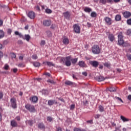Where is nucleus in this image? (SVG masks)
I'll return each instance as SVG.
<instances>
[{
  "label": "nucleus",
  "instance_id": "obj_7",
  "mask_svg": "<svg viewBox=\"0 0 131 131\" xmlns=\"http://www.w3.org/2000/svg\"><path fill=\"white\" fill-rule=\"evenodd\" d=\"M104 20L108 25H111L112 24V20L108 17H105Z\"/></svg>",
  "mask_w": 131,
  "mask_h": 131
},
{
  "label": "nucleus",
  "instance_id": "obj_62",
  "mask_svg": "<svg viewBox=\"0 0 131 131\" xmlns=\"http://www.w3.org/2000/svg\"><path fill=\"white\" fill-rule=\"evenodd\" d=\"M57 131H62V128L60 127H58L57 128Z\"/></svg>",
  "mask_w": 131,
  "mask_h": 131
},
{
  "label": "nucleus",
  "instance_id": "obj_38",
  "mask_svg": "<svg viewBox=\"0 0 131 131\" xmlns=\"http://www.w3.org/2000/svg\"><path fill=\"white\" fill-rule=\"evenodd\" d=\"M47 35L48 36H52V33H51V31H46Z\"/></svg>",
  "mask_w": 131,
  "mask_h": 131
},
{
  "label": "nucleus",
  "instance_id": "obj_32",
  "mask_svg": "<svg viewBox=\"0 0 131 131\" xmlns=\"http://www.w3.org/2000/svg\"><path fill=\"white\" fill-rule=\"evenodd\" d=\"M33 65L35 67H39L40 63L39 62H35L33 63Z\"/></svg>",
  "mask_w": 131,
  "mask_h": 131
},
{
  "label": "nucleus",
  "instance_id": "obj_33",
  "mask_svg": "<svg viewBox=\"0 0 131 131\" xmlns=\"http://www.w3.org/2000/svg\"><path fill=\"white\" fill-rule=\"evenodd\" d=\"M118 36V39H123V36H122V33H120Z\"/></svg>",
  "mask_w": 131,
  "mask_h": 131
},
{
  "label": "nucleus",
  "instance_id": "obj_37",
  "mask_svg": "<svg viewBox=\"0 0 131 131\" xmlns=\"http://www.w3.org/2000/svg\"><path fill=\"white\" fill-rule=\"evenodd\" d=\"M46 12L47 13V14H51V13H52V10L50 9H46Z\"/></svg>",
  "mask_w": 131,
  "mask_h": 131
},
{
  "label": "nucleus",
  "instance_id": "obj_22",
  "mask_svg": "<svg viewBox=\"0 0 131 131\" xmlns=\"http://www.w3.org/2000/svg\"><path fill=\"white\" fill-rule=\"evenodd\" d=\"M24 39H26L27 41H29L30 39V36L29 35H25V37Z\"/></svg>",
  "mask_w": 131,
  "mask_h": 131
},
{
  "label": "nucleus",
  "instance_id": "obj_9",
  "mask_svg": "<svg viewBox=\"0 0 131 131\" xmlns=\"http://www.w3.org/2000/svg\"><path fill=\"white\" fill-rule=\"evenodd\" d=\"M124 18H129V17H130L131 16V13L130 12L128 11H125L123 13V14Z\"/></svg>",
  "mask_w": 131,
  "mask_h": 131
},
{
  "label": "nucleus",
  "instance_id": "obj_26",
  "mask_svg": "<svg viewBox=\"0 0 131 131\" xmlns=\"http://www.w3.org/2000/svg\"><path fill=\"white\" fill-rule=\"evenodd\" d=\"M14 33L15 35H18L19 37H23V35H22V34H21L20 33H19V32L18 31H15Z\"/></svg>",
  "mask_w": 131,
  "mask_h": 131
},
{
  "label": "nucleus",
  "instance_id": "obj_42",
  "mask_svg": "<svg viewBox=\"0 0 131 131\" xmlns=\"http://www.w3.org/2000/svg\"><path fill=\"white\" fill-rule=\"evenodd\" d=\"M10 56L12 58H16V54H15V53H11L10 54Z\"/></svg>",
  "mask_w": 131,
  "mask_h": 131
},
{
  "label": "nucleus",
  "instance_id": "obj_27",
  "mask_svg": "<svg viewBox=\"0 0 131 131\" xmlns=\"http://www.w3.org/2000/svg\"><path fill=\"white\" fill-rule=\"evenodd\" d=\"M46 63L48 66H55V64L52 62L47 61Z\"/></svg>",
  "mask_w": 131,
  "mask_h": 131
},
{
  "label": "nucleus",
  "instance_id": "obj_46",
  "mask_svg": "<svg viewBox=\"0 0 131 131\" xmlns=\"http://www.w3.org/2000/svg\"><path fill=\"white\" fill-rule=\"evenodd\" d=\"M9 65H8V64H5V66H4V69H5V70H9Z\"/></svg>",
  "mask_w": 131,
  "mask_h": 131
},
{
  "label": "nucleus",
  "instance_id": "obj_23",
  "mask_svg": "<svg viewBox=\"0 0 131 131\" xmlns=\"http://www.w3.org/2000/svg\"><path fill=\"white\" fill-rule=\"evenodd\" d=\"M106 91H110V92H116V89L113 87H111L110 88H107Z\"/></svg>",
  "mask_w": 131,
  "mask_h": 131
},
{
  "label": "nucleus",
  "instance_id": "obj_25",
  "mask_svg": "<svg viewBox=\"0 0 131 131\" xmlns=\"http://www.w3.org/2000/svg\"><path fill=\"white\" fill-rule=\"evenodd\" d=\"M103 65L105 67H107V68H110V66H111V64L109 62H105Z\"/></svg>",
  "mask_w": 131,
  "mask_h": 131
},
{
  "label": "nucleus",
  "instance_id": "obj_60",
  "mask_svg": "<svg viewBox=\"0 0 131 131\" xmlns=\"http://www.w3.org/2000/svg\"><path fill=\"white\" fill-rule=\"evenodd\" d=\"M15 119H16V120H17V121H20V117L19 116H17Z\"/></svg>",
  "mask_w": 131,
  "mask_h": 131
},
{
  "label": "nucleus",
  "instance_id": "obj_6",
  "mask_svg": "<svg viewBox=\"0 0 131 131\" xmlns=\"http://www.w3.org/2000/svg\"><path fill=\"white\" fill-rule=\"evenodd\" d=\"M11 103L13 108H17V104L16 103V99L15 98H11Z\"/></svg>",
  "mask_w": 131,
  "mask_h": 131
},
{
  "label": "nucleus",
  "instance_id": "obj_8",
  "mask_svg": "<svg viewBox=\"0 0 131 131\" xmlns=\"http://www.w3.org/2000/svg\"><path fill=\"white\" fill-rule=\"evenodd\" d=\"M43 25L46 27L50 26L51 25V21L49 20H44L43 21Z\"/></svg>",
  "mask_w": 131,
  "mask_h": 131
},
{
  "label": "nucleus",
  "instance_id": "obj_61",
  "mask_svg": "<svg viewBox=\"0 0 131 131\" xmlns=\"http://www.w3.org/2000/svg\"><path fill=\"white\" fill-rule=\"evenodd\" d=\"M18 67H24V64H23V63H19L18 64Z\"/></svg>",
  "mask_w": 131,
  "mask_h": 131
},
{
  "label": "nucleus",
  "instance_id": "obj_45",
  "mask_svg": "<svg viewBox=\"0 0 131 131\" xmlns=\"http://www.w3.org/2000/svg\"><path fill=\"white\" fill-rule=\"evenodd\" d=\"M45 45H46V41H45V40H42L41 41L40 46H45Z\"/></svg>",
  "mask_w": 131,
  "mask_h": 131
},
{
  "label": "nucleus",
  "instance_id": "obj_35",
  "mask_svg": "<svg viewBox=\"0 0 131 131\" xmlns=\"http://www.w3.org/2000/svg\"><path fill=\"white\" fill-rule=\"evenodd\" d=\"M39 6L40 5H37L35 7V10L38 11V12H39V11H40V8L39 7Z\"/></svg>",
  "mask_w": 131,
  "mask_h": 131
},
{
  "label": "nucleus",
  "instance_id": "obj_36",
  "mask_svg": "<svg viewBox=\"0 0 131 131\" xmlns=\"http://www.w3.org/2000/svg\"><path fill=\"white\" fill-rule=\"evenodd\" d=\"M53 118L51 117H47V121H49V122H51V121H53Z\"/></svg>",
  "mask_w": 131,
  "mask_h": 131
},
{
  "label": "nucleus",
  "instance_id": "obj_50",
  "mask_svg": "<svg viewBox=\"0 0 131 131\" xmlns=\"http://www.w3.org/2000/svg\"><path fill=\"white\" fill-rule=\"evenodd\" d=\"M86 122L90 124H93V120H88Z\"/></svg>",
  "mask_w": 131,
  "mask_h": 131
},
{
  "label": "nucleus",
  "instance_id": "obj_21",
  "mask_svg": "<svg viewBox=\"0 0 131 131\" xmlns=\"http://www.w3.org/2000/svg\"><path fill=\"white\" fill-rule=\"evenodd\" d=\"M118 42L119 46H121L123 43H124V41H123V39H118Z\"/></svg>",
  "mask_w": 131,
  "mask_h": 131
},
{
  "label": "nucleus",
  "instance_id": "obj_31",
  "mask_svg": "<svg viewBox=\"0 0 131 131\" xmlns=\"http://www.w3.org/2000/svg\"><path fill=\"white\" fill-rule=\"evenodd\" d=\"M39 128H45V125L43 123H40L38 124Z\"/></svg>",
  "mask_w": 131,
  "mask_h": 131
},
{
  "label": "nucleus",
  "instance_id": "obj_54",
  "mask_svg": "<svg viewBox=\"0 0 131 131\" xmlns=\"http://www.w3.org/2000/svg\"><path fill=\"white\" fill-rule=\"evenodd\" d=\"M74 131H81V129L78 128H75L74 129Z\"/></svg>",
  "mask_w": 131,
  "mask_h": 131
},
{
  "label": "nucleus",
  "instance_id": "obj_52",
  "mask_svg": "<svg viewBox=\"0 0 131 131\" xmlns=\"http://www.w3.org/2000/svg\"><path fill=\"white\" fill-rule=\"evenodd\" d=\"M23 58H24V56L23 55H20L19 56V59L21 60V61L23 60Z\"/></svg>",
  "mask_w": 131,
  "mask_h": 131
},
{
  "label": "nucleus",
  "instance_id": "obj_5",
  "mask_svg": "<svg viewBox=\"0 0 131 131\" xmlns=\"http://www.w3.org/2000/svg\"><path fill=\"white\" fill-rule=\"evenodd\" d=\"M28 16L30 19H34L35 18V13L33 11H30L28 14Z\"/></svg>",
  "mask_w": 131,
  "mask_h": 131
},
{
  "label": "nucleus",
  "instance_id": "obj_4",
  "mask_svg": "<svg viewBox=\"0 0 131 131\" xmlns=\"http://www.w3.org/2000/svg\"><path fill=\"white\" fill-rule=\"evenodd\" d=\"M73 28L76 33H80V27L78 25H74Z\"/></svg>",
  "mask_w": 131,
  "mask_h": 131
},
{
  "label": "nucleus",
  "instance_id": "obj_48",
  "mask_svg": "<svg viewBox=\"0 0 131 131\" xmlns=\"http://www.w3.org/2000/svg\"><path fill=\"white\" fill-rule=\"evenodd\" d=\"M74 108H75V105L74 104H72L70 106V110H73V109H74Z\"/></svg>",
  "mask_w": 131,
  "mask_h": 131
},
{
  "label": "nucleus",
  "instance_id": "obj_24",
  "mask_svg": "<svg viewBox=\"0 0 131 131\" xmlns=\"http://www.w3.org/2000/svg\"><path fill=\"white\" fill-rule=\"evenodd\" d=\"M84 11L87 13H90V12H92V9L89 7H85L84 9Z\"/></svg>",
  "mask_w": 131,
  "mask_h": 131
},
{
  "label": "nucleus",
  "instance_id": "obj_11",
  "mask_svg": "<svg viewBox=\"0 0 131 131\" xmlns=\"http://www.w3.org/2000/svg\"><path fill=\"white\" fill-rule=\"evenodd\" d=\"M11 125L13 127H16V126H18V124L16 121L13 120L11 121Z\"/></svg>",
  "mask_w": 131,
  "mask_h": 131
},
{
  "label": "nucleus",
  "instance_id": "obj_30",
  "mask_svg": "<svg viewBox=\"0 0 131 131\" xmlns=\"http://www.w3.org/2000/svg\"><path fill=\"white\" fill-rule=\"evenodd\" d=\"M77 58L71 59V61L73 64H75L77 62Z\"/></svg>",
  "mask_w": 131,
  "mask_h": 131
},
{
  "label": "nucleus",
  "instance_id": "obj_63",
  "mask_svg": "<svg viewBox=\"0 0 131 131\" xmlns=\"http://www.w3.org/2000/svg\"><path fill=\"white\" fill-rule=\"evenodd\" d=\"M45 75H47V76H51V75L50 74V73H46L45 74Z\"/></svg>",
  "mask_w": 131,
  "mask_h": 131
},
{
  "label": "nucleus",
  "instance_id": "obj_40",
  "mask_svg": "<svg viewBox=\"0 0 131 131\" xmlns=\"http://www.w3.org/2000/svg\"><path fill=\"white\" fill-rule=\"evenodd\" d=\"M127 35H129V36H131V29H128L127 31Z\"/></svg>",
  "mask_w": 131,
  "mask_h": 131
},
{
  "label": "nucleus",
  "instance_id": "obj_55",
  "mask_svg": "<svg viewBox=\"0 0 131 131\" xmlns=\"http://www.w3.org/2000/svg\"><path fill=\"white\" fill-rule=\"evenodd\" d=\"M3 96H4V94H3V92H0V99H3Z\"/></svg>",
  "mask_w": 131,
  "mask_h": 131
},
{
  "label": "nucleus",
  "instance_id": "obj_51",
  "mask_svg": "<svg viewBox=\"0 0 131 131\" xmlns=\"http://www.w3.org/2000/svg\"><path fill=\"white\" fill-rule=\"evenodd\" d=\"M100 3H101V4H106V0H100Z\"/></svg>",
  "mask_w": 131,
  "mask_h": 131
},
{
  "label": "nucleus",
  "instance_id": "obj_58",
  "mask_svg": "<svg viewBox=\"0 0 131 131\" xmlns=\"http://www.w3.org/2000/svg\"><path fill=\"white\" fill-rule=\"evenodd\" d=\"M3 57H4V53L0 51V58H3Z\"/></svg>",
  "mask_w": 131,
  "mask_h": 131
},
{
  "label": "nucleus",
  "instance_id": "obj_10",
  "mask_svg": "<svg viewBox=\"0 0 131 131\" xmlns=\"http://www.w3.org/2000/svg\"><path fill=\"white\" fill-rule=\"evenodd\" d=\"M63 15L66 19H69L70 18V12L67 11L63 13Z\"/></svg>",
  "mask_w": 131,
  "mask_h": 131
},
{
  "label": "nucleus",
  "instance_id": "obj_56",
  "mask_svg": "<svg viewBox=\"0 0 131 131\" xmlns=\"http://www.w3.org/2000/svg\"><path fill=\"white\" fill-rule=\"evenodd\" d=\"M29 124H30V125H32V124H33V121L31 120L29 121Z\"/></svg>",
  "mask_w": 131,
  "mask_h": 131
},
{
  "label": "nucleus",
  "instance_id": "obj_18",
  "mask_svg": "<svg viewBox=\"0 0 131 131\" xmlns=\"http://www.w3.org/2000/svg\"><path fill=\"white\" fill-rule=\"evenodd\" d=\"M31 101L33 103H36L38 101V98L36 96H33L31 98Z\"/></svg>",
  "mask_w": 131,
  "mask_h": 131
},
{
  "label": "nucleus",
  "instance_id": "obj_57",
  "mask_svg": "<svg viewBox=\"0 0 131 131\" xmlns=\"http://www.w3.org/2000/svg\"><path fill=\"white\" fill-rule=\"evenodd\" d=\"M87 26L89 28L92 27V24L91 23H87Z\"/></svg>",
  "mask_w": 131,
  "mask_h": 131
},
{
  "label": "nucleus",
  "instance_id": "obj_3",
  "mask_svg": "<svg viewBox=\"0 0 131 131\" xmlns=\"http://www.w3.org/2000/svg\"><path fill=\"white\" fill-rule=\"evenodd\" d=\"M25 108L30 112H35V107L33 105L28 104L25 105Z\"/></svg>",
  "mask_w": 131,
  "mask_h": 131
},
{
  "label": "nucleus",
  "instance_id": "obj_34",
  "mask_svg": "<svg viewBox=\"0 0 131 131\" xmlns=\"http://www.w3.org/2000/svg\"><path fill=\"white\" fill-rule=\"evenodd\" d=\"M99 110L100 112H103L104 111V107L101 105H99Z\"/></svg>",
  "mask_w": 131,
  "mask_h": 131
},
{
  "label": "nucleus",
  "instance_id": "obj_17",
  "mask_svg": "<svg viewBox=\"0 0 131 131\" xmlns=\"http://www.w3.org/2000/svg\"><path fill=\"white\" fill-rule=\"evenodd\" d=\"M55 103V104H57V102L55 101V100H50L48 101V105L49 106H52L53 104H54Z\"/></svg>",
  "mask_w": 131,
  "mask_h": 131
},
{
  "label": "nucleus",
  "instance_id": "obj_13",
  "mask_svg": "<svg viewBox=\"0 0 131 131\" xmlns=\"http://www.w3.org/2000/svg\"><path fill=\"white\" fill-rule=\"evenodd\" d=\"M108 38L109 40H110V41H113V40H114V39H115V38L114 37V35H113V34H110L108 35Z\"/></svg>",
  "mask_w": 131,
  "mask_h": 131
},
{
  "label": "nucleus",
  "instance_id": "obj_1",
  "mask_svg": "<svg viewBox=\"0 0 131 131\" xmlns=\"http://www.w3.org/2000/svg\"><path fill=\"white\" fill-rule=\"evenodd\" d=\"M60 62L63 64L66 63V66H70L71 65V57L70 56H68L66 58L61 57Z\"/></svg>",
  "mask_w": 131,
  "mask_h": 131
},
{
  "label": "nucleus",
  "instance_id": "obj_29",
  "mask_svg": "<svg viewBox=\"0 0 131 131\" xmlns=\"http://www.w3.org/2000/svg\"><path fill=\"white\" fill-rule=\"evenodd\" d=\"M65 84H67V85H72L73 84V82L70 81H66L65 82Z\"/></svg>",
  "mask_w": 131,
  "mask_h": 131
},
{
  "label": "nucleus",
  "instance_id": "obj_28",
  "mask_svg": "<svg viewBox=\"0 0 131 131\" xmlns=\"http://www.w3.org/2000/svg\"><path fill=\"white\" fill-rule=\"evenodd\" d=\"M115 19L116 21H120V20H121V16L119 15H117L116 16Z\"/></svg>",
  "mask_w": 131,
  "mask_h": 131
},
{
  "label": "nucleus",
  "instance_id": "obj_41",
  "mask_svg": "<svg viewBox=\"0 0 131 131\" xmlns=\"http://www.w3.org/2000/svg\"><path fill=\"white\" fill-rule=\"evenodd\" d=\"M126 57L127 58V60H128L129 61H131V54L127 55Z\"/></svg>",
  "mask_w": 131,
  "mask_h": 131
},
{
  "label": "nucleus",
  "instance_id": "obj_14",
  "mask_svg": "<svg viewBox=\"0 0 131 131\" xmlns=\"http://www.w3.org/2000/svg\"><path fill=\"white\" fill-rule=\"evenodd\" d=\"M120 119H121V120H122L123 122H126L127 121H129V119L125 118V117L123 116H121Z\"/></svg>",
  "mask_w": 131,
  "mask_h": 131
},
{
  "label": "nucleus",
  "instance_id": "obj_43",
  "mask_svg": "<svg viewBox=\"0 0 131 131\" xmlns=\"http://www.w3.org/2000/svg\"><path fill=\"white\" fill-rule=\"evenodd\" d=\"M48 82H50V83H53V84H55V83H56V82H55V81H54L53 80H52L51 79L48 80Z\"/></svg>",
  "mask_w": 131,
  "mask_h": 131
},
{
  "label": "nucleus",
  "instance_id": "obj_44",
  "mask_svg": "<svg viewBox=\"0 0 131 131\" xmlns=\"http://www.w3.org/2000/svg\"><path fill=\"white\" fill-rule=\"evenodd\" d=\"M127 24H128V25H131V18L127 20Z\"/></svg>",
  "mask_w": 131,
  "mask_h": 131
},
{
  "label": "nucleus",
  "instance_id": "obj_20",
  "mask_svg": "<svg viewBox=\"0 0 131 131\" xmlns=\"http://www.w3.org/2000/svg\"><path fill=\"white\" fill-rule=\"evenodd\" d=\"M5 37V32L2 30H0V39Z\"/></svg>",
  "mask_w": 131,
  "mask_h": 131
},
{
  "label": "nucleus",
  "instance_id": "obj_59",
  "mask_svg": "<svg viewBox=\"0 0 131 131\" xmlns=\"http://www.w3.org/2000/svg\"><path fill=\"white\" fill-rule=\"evenodd\" d=\"M13 72H14V73H16V72H17V71H18V69L17 68H14L13 69Z\"/></svg>",
  "mask_w": 131,
  "mask_h": 131
},
{
  "label": "nucleus",
  "instance_id": "obj_19",
  "mask_svg": "<svg viewBox=\"0 0 131 131\" xmlns=\"http://www.w3.org/2000/svg\"><path fill=\"white\" fill-rule=\"evenodd\" d=\"M62 42L64 43V45H69V39H68V38H64L63 39Z\"/></svg>",
  "mask_w": 131,
  "mask_h": 131
},
{
  "label": "nucleus",
  "instance_id": "obj_2",
  "mask_svg": "<svg viewBox=\"0 0 131 131\" xmlns=\"http://www.w3.org/2000/svg\"><path fill=\"white\" fill-rule=\"evenodd\" d=\"M100 52H101V49H100V47L98 45H94L92 47V52L93 54H100Z\"/></svg>",
  "mask_w": 131,
  "mask_h": 131
},
{
  "label": "nucleus",
  "instance_id": "obj_12",
  "mask_svg": "<svg viewBox=\"0 0 131 131\" xmlns=\"http://www.w3.org/2000/svg\"><path fill=\"white\" fill-rule=\"evenodd\" d=\"M91 64L93 65L94 67H97V66H99V62L97 61H91Z\"/></svg>",
  "mask_w": 131,
  "mask_h": 131
},
{
  "label": "nucleus",
  "instance_id": "obj_53",
  "mask_svg": "<svg viewBox=\"0 0 131 131\" xmlns=\"http://www.w3.org/2000/svg\"><path fill=\"white\" fill-rule=\"evenodd\" d=\"M100 116H101V115H99V114H97L95 116V118H100Z\"/></svg>",
  "mask_w": 131,
  "mask_h": 131
},
{
  "label": "nucleus",
  "instance_id": "obj_39",
  "mask_svg": "<svg viewBox=\"0 0 131 131\" xmlns=\"http://www.w3.org/2000/svg\"><path fill=\"white\" fill-rule=\"evenodd\" d=\"M91 17H96L97 16V14L95 12H93L91 13Z\"/></svg>",
  "mask_w": 131,
  "mask_h": 131
},
{
  "label": "nucleus",
  "instance_id": "obj_16",
  "mask_svg": "<svg viewBox=\"0 0 131 131\" xmlns=\"http://www.w3.org/2000/svg\"><path fill=\"white\" fill-rule=\"evenodd\" d=\"M96 79L97 81H103V80H105V78L102 77V76L96 77Z\"/></svg>",
  "mask_w": 131,
  "mask_h": 131
},
{
  "label": "nucleus",
  "instance_id": "obj_47",
  "mask_svg": "<svg viewBox=\"0 0 131 131\" xmlns=\"http://www.w3.org/2000/svg\"><path fill=\"white\" fill-rule=\"evenodd\" d=\"M32 59H33L34 60H36V59H37V56L35 54L33 55L32 56Z\"/></svg>",
  "mask_w": 131,
  "mask_h": 131
},
{
  "label": "nucleus",
  "instance_id": "obj_49",
  "mask_svg": "<svg viewBox=\"0 0 131 131\" xmlns=\"http://www.w3.org/2000/svg\"><path fill=\"white\" fill-rule=\"evenodd\" d=\"M116 99H117V100L120 101V102H121V103H123V101L122 100V99H121V98H120L119 97H116Z\"/></svg>",
  "mask_w": 131,
  "mask_h": 131
},
{
  "label": "nucleus",
  "instance_id": "obj_15",
  "mask_svg": "<svg viewBox=\"0 0 131 131\" xmlns=\"http://www.w3.org/2000/svg\"><path fill=\"white\" fill-rule=\"evenodd\" d=\"M78 65L80 66V67H86V64H85V63H84V61H79Z\"/></svg>",
  "mask_w": 131,
  "mask_h": 131
},
{
  "label": "nucleus",
  "instance_id": "obj_64",
  "mask_svg": "<svg viewBox=\"0 0 131 131\" xmlns=\"http://www.w3.org/2000/svg\"><path fill=\"white\" fill-rule=\"evenodd\" d=\"M127 99H128V100H131V95H129L128 96Z\"/></svg>",
  "mask_w": 131,
  "mask_h": 131
}]
</instances>
